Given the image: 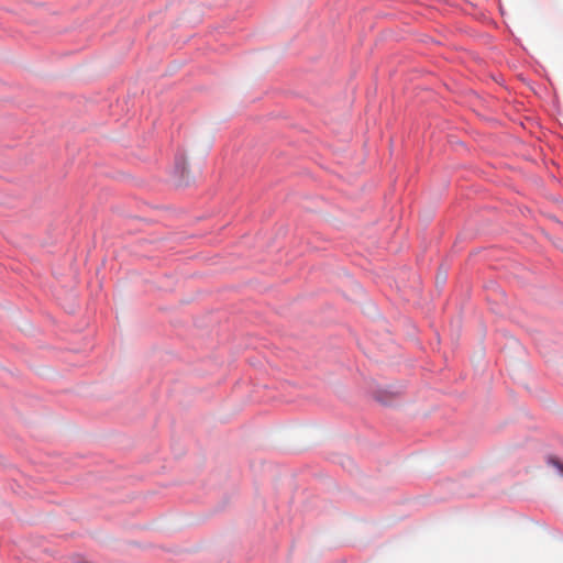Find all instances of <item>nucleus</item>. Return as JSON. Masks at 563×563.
I'll list each match as a JSON object with an SVG mask.
<instances>
[{
  "mask_svg": "<svg viewBox=\"0 0 563 563\" xmlns=\"http://www.w3.org/2000/svg\"><path fill=\"white\" fill-rule=\"evenodd\" d=\"M548 463H549V465L555 467L558 470V472L563 475V463L559 459H556L554 456H550L548 459Z\"/></svg>",
  "mask_w": 563,
  "mask_h": 563,
  "instance_id": "nucleus-1",
  "label": "nucleus"
}]
</instances>
